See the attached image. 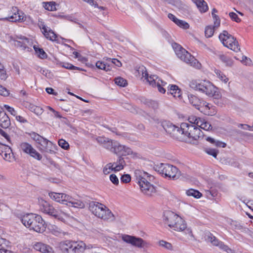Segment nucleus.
Instances as JSON below:
<instances>
[{"label":"nucleus","instance_id":"f257e3e1","mask_svg":"<svg viewBox=\"0 0 253 253\" xmlns=\"http://www.w3.org/2000/svg\"><path fill=\"white\" fill-rule=\"evenodd\" d=\"M97 142L104 148L118 155H129L133 152L130 148L120 144L116 141H113L108 138L98 137L96 138Z\"/></svg>","mask_w":253,"mask_h":253},{"label":"nucleus","instance_id":"f03ea898","mask_svg":"<svg viewBox=\"0 0 253 253\" xmlns=\"http://www.w3.org/2000/svg\"><path fill=\"white\" fill-rule=\"evenodd\" d=\"M21 221L25 226L30 230L40 233L45 230V222L39 215L33 213L26 214L21 217Z\"/></svg>","mask_w":253,"mask_h":253},{"label":"nucleus","instance_id":"7ed1b4c3","mask_svg":"<svg viewBox=\"0 0 253 253\" xmlns=\"http://www.w3.org/2000/svg\"><path fill=\"white\" fill-rule=\"evenodd\" d=\"M89 210L95 216L104 221L112 222L115 220V217L111 211L106 206L98 202H90Z\"/></svg>","mask_w":253,"mask_h":253},{"label":"nucleus","instance_id":"20e7f679","mask_svg":"<svg viewBox=\"0 0 253 253\" xmlns=\"http://www.w3.org/2000/svg\"><path fill=\"white\" fill-rule=\"evenodd\" d=\"M29 135L32 139L40 145L39 149L42 153L46 152L51 154L55 153L57 146L51 141L35 132H31L29 133Z\"/></svg>","mask_w":253,"mask_h":253},{"label":"nucleus","instance_id":"39448f33","mask_svg":"<svg viewBox=\"0 0 253 253\" xmlns=\"http://www.w3.org/2000/svg\"><path fill=\"white\" fill-rule=\"evenodd\" d=\"M172 46L177 57L185 63L196 68L201 67V64L190 53L177 43L172 44Z\"/></svg>","mask_w":253,"mask_h":253},{"label":"nucleus","instance_id":"423d86ee","mask_svg":"<svg viewBox=\"0 0 253 253\" xmlns=\"http://www.w3.org/2000/svg\"><path fill=\"white\" fill-rule=\"evenodd\" d=\"M155 171L159 172L165 177L170 179L175 180L179 178L181 172L177 168L172 165L168 164L161 163L156 165L154 167Z\"/></svg>","mask_w":253,"mask_h":253},{"label":"nucleus","instance_id":"0eeeda50","mask_svg":"<svg viewBox=\"0 0 253 253\" xmlns=\"http://www.w3.org/2000/svg\"><path fill=\"white\" fill-rule=\"evenodd\" d=\"M181 128L184 132V138L187 137L186 141L192 143L200 137L202 132L200 129L196 125H189L187 123H181Z\"/></svg>","mask_w":253,"mask_h":253},{"label":"nucleus","instance_id":"6e6552de","mask_svg":"<svg viewBox=\"0 0 253 253\" xmlns=\"http://www.w3.org/2000/svg\"><path fill=\"white\" fill-rule=\"evenodd\" d=\"M218 37L224 46L236 52L240 51L238 42L235 38L227 31H223L219 34Z\"/></svg>","mask_w":253,"mask_h":253},{"label":"nucleus","instance_id":"1a4fd4ad","mask_svg":"<svg viewBox=\"0 0 253 253\" xmlns=\"http://www.w3.org/2000/svg\"><path fill=\"white\" fill-rule=\"evenodd\" d=\"M143 176L139 175L137 178V183L139 184L142 193L148 196H152L156 193L157 190L155 187L150 183L144 177H149L148 173L143 172Z\"/></svg>","mask_w":253,"mask_h":253},{"label":"nucleus","instance_id":"9d476101","mask_svg":"<svg viewBox=\"0 0 253 253\" xmlns=\"http://www.w3.org/2000/svg\"><path fill=\"white\" fill-rule=\"evenodd\" d=\"M40 210L42 212L54 216L57 219H62L63 218L58 214V211L55 210L53 207L46 201L41 199L39 200Z\"/></svg>","mask_w":253,"mask_h":253},{"label":"nucleus","instance_id":"9b49d317","mask_svg":"<svg viewBox=\"0 0 253 253\" xmlns=\"http://www.w3.org/2000/svg\"><path fill=\"white\" fill-rule=\"evenodd\" d=\"M122 239L124 242L130 244L132 246L137 248H141L148 247V243L142 238L139 237L124 234L122 235Z\"/></svg>","mask_w":253,"mask_h":253},{"label":"nucleus","instance_id":"f8f14e48","mask_svg":"<svg viewBox=\"0 0 253 253\" xmlns=\"http://www.w3.org/2000/svg\"><path fill=\"white\" fill-rule=\"evenodd\" d=\"M113 65H115L118 67H120L122 65L121 62L117 59H107L105 61H98L96 64V67L101 70H103L106 72L110 71Z\"/></svg>","mask_w":253,"mask_h":253},{"label":"nucleus","instance_id":"ddd939ff","mask_svg":"<svg viewBox=\"0 0 253 253\" xmlns=\"http://www.w3.org/2000/svg\"><path fill=\"white\" fill-rule=\"evenodd\" d=\"M60 202L63 204L67 205V203L71 204V206L77 208H84V203L78 200H75L70 195L64 193H60Z\"/></svg>","mask_w":253,"mask_h":253},{"label":"nucleus","instance_id":"4468645a","mask_svg":"<svg viewBox=\"0 0 253 253\" xmlns=\"http://www.w3.org/2000/svg\"><path fill=\"white\" fill-rule=\"evenodd\" d=\"M175 221V223L173 224V226L171 227V229L176 231H184L186 234L188 235L190 237H193L192 230L187 227V224L185 220L180 216H178Z\"/></svg>","mask_w":253,"mask_h":253},{"label":"nucleus","instance_id":"2eb2a0df","mask_svg":"<svg viewBox=\"0 0 253 253\" xmlns=\"http://www.w3.org/2000/svg\"><path fill=\"white\" fill-rule=\"evenodd\" d=\"M11 12L12 14L10 16L3 18V19L15 22H22L26 21V16L22 11L19 10L18 7H12Z\"/></svg>","mask_w":253,"mask_h":253},{"label":"nucleus","instance_id":"dca6fc26","mask_svg":"<svg viewBox=\"0 0 253 253\" xmlns=\"http://www.w3.org/2000/svg\"><path fill=\"white\" fill-rule=\"evenodd\" d=\"M20 148L24 153L29 154L31 157L39 161L42 159V155L28 143H21L20 145Z\"/></svg>","mask_w":253,"mask_h":253},{"label":"nucleus","instance_id":"f3484780","mask_svg":"<svg viewBox=\"0 0 253 253\" xmlns=\"http://www.w3.org/2000/svg\"><path fill=\"white\" fill-rule=\"evenodd\" d=\"M201 92L206 94L210 97H213L215 98H218L220 97L218 88L209 81H208L207 84H206V85H205Z\"/></svg>","mask_w":253,"mask_h":253},{"label":"nucleus","instance_id":"a211bd4d","mask_svg":"<svg viewBox=\"0 0 253 253\" xmlns=\"http://www.w3.org/2000/svg\"><path fill=\"white\" fill-rule=\"evenodd\" d=\"M179 215L169 211H166L164 213L163 220L165 224H167L170 228L175 223V221Z\"/></svg>","mask_w":253,"mask_h":253},{"label":"nucleus","instance_id":"6ab92c4d","mask_svg":"<svg viewBox=\"0 0 253 253\" xmlns=\"http://www.w3.org/2000/svg\"><path fill=\"white\" fill-rule=\"evenodd\" d=\"M0 155L5 161L9 162L14 160V157L12 150L7 145L0 144Z\"/></svg>","mask_w":253,"mask_h":253},{"label":"nucleus","instance_id":"aec40b11","mask_svg":"<svg viewBox=\"0 0 253 253\" xmlns=\"http://www.w3.org/2000/svg\"><path fill=\"white\" fill-rule=\"evenodd\" d=\"M33 247L35 250L41 253H55L51 247L42 242H35Z\"/></svg>","mask_w":253,"mask_h":253},{"label":"nucleus","instance_id":"412c9836","mask_svg":"<svg viewBox=\"0 0 253 253\" xmlns=\"http://www.w3.org/2000/svg\"><path fill=\"white\" fill-rule=\"evenodd\" d=\"M208 80H192L189 83V86L192 89L202 92L205 85L207 84Z\"/></svg>","mask_w":253,"mask_h":253},{"label":"nucleus","instance_id":"4be33fe9","mask_svg":"<svg viewBox=\"0 0 253 253\" xmlns=\"http://www.w3.org/2000/svg\"><path fill=\"white\" fill-rule=\"evenodd\" d=\"M74 242L67 240L60 243V248L63 253H72Z\"/></svg>","mask_w":253,"mask_h":253},{"label":"nucleus","instance_id":"5701e85b","mask_svg":"<svg viewBox=\"0 0 253 253\" xmlns=\"http://www.w3.org/2000/svg\"><path fill=\"white\" fill-rule=\"evenodd\" d=\"M19 40H16L15 42V44L17 47H20L23 50H25L27 48L29 50V47L28 46L29 44V40L26 37H18Z\"/></svg>","mask_w":253,"mask_h":253},{"label":"nucleus","instance_id":"b1692460","mask_svg":"<svg viewBox=\"0 0 253 253\" xmlns=\"http://www.w3.org/2000/svg\"><path fill=\"white\" fill-rule=\"evenodd\" d=\"M170 135L174 138L179 140L182 141L184 140V132H183V130L181 128V124L180 127L177 126H175V129Z\"/></svg>","mask_w":253,"mask_h":253},{"label":"nucleus","instance_id":"393cba45","mask_svg":"<svg viewBox=\"0 0 253 253\" xmlns=\"http://www.w3.org/2000/svg\"><path fill=\"white\" fill-rule=\"evenodd\" d=\"M10 125V121L5 112L0 114V126L4 128H8Z\"/></svg>","mask_w":253,"mask_h":253},{"label":"nucleus","instance_id":"a878e982","mask_svg":"<svg viewBox=\"0 0 253 253\" xmlns=\"http://www.w3.org/2000/svg\"><path fill=\"white\" fill-rule=\"evenodd\" d=\"M195 3L201 13L206 12L208 10V6L204 0H192Z\"/></svg>","mask_w":253,"mask_h":253},{"label":"nucleus","instance_id":"bb28decb","mask_svg":"<svg viewBox=\"0 0 253 253\" xmlns=\"http://www.w3.org/2000/svg\"><path fill=\"white\" fill-rule=\"evenodd\" d=\"M142 76L147 80L150 85L152 86H156V80L158 79V77L156 75L149 76L147 72L142 73Z\"/></svg>","mask_w":253,"mask_h":253},{"label":"nucleus","instance_id":"cd10ccee","mask_svg":"<svg viewBox=\"0 0 253 253\" xmlns=\"http://www.w3.org/2000/svg\"><path fill=\"white\" fill-rule=\"evenodd\" d=\"M168 93L174 97H180L181 95V90L176 85H169L168 86Z\"/></svg>","mask_w":253,"mask_h":253},{"label":"nucleus","instance_id":"c85d7f7f","mask_svg":"<svg viewBox=\"0 0 253 253\" xmlns=\"http://www.w3.org/2000/svg\"><path fill=\"white\" fill-rule=\"evenodd\" d=\"M72 253H79L83 252L86 248L85 244L83 242H74Z\"/></svg>","mask_w":253,"mask_h":253},{"label":"nucleus","instance_id":"c756f323","mask_svg":"<svg viewBox=\"0 0 253 253\" xmlns=\"http://www.w3.org/2000/svg\"><path fill=\"white\" fill-rule=\"evenodd\" d=\"M163 127L165 131L170 135L173 132L176 126L169 122H164L162 124Z\"/></svg>","mask_w":253,"mask_h":253},{"label":"nucleus","instance_id":"7c9ffc66","mask_svg":"<svg viewBox=\"0 0 253 253\" xmlns=\"http://www.w3.org/2000/svg\"><path fill=\"white\" fill-rule=\"evenodd\" d=\"M115 166L114 167V171H118L123 169L126 165L125 162L123 158L120 157L116 163H114Z\"/></svg>","mask_w":253,"mask_h":253},{"label":"nucleus","instance_id":"2f4dec72","mask_svg":"<svg viewBox=\"0 0 253 253\" xmlns=\"http://www.w3.org/2000/svg\"><path fill=\"white\" fill-rule=\"evenodd\" d=\"M188 99L189 102L197 109L200 103L201 100L197 96L193 94L188 95Z\"/></svg>","mask_w":253,"mask_h":253},{"label":"nucleus","instance_id":"473e14b6","mask_svg":"<svg viewBox=\"0 0 253 253\" xmlns=\"http://www.w3.org/2000/svg\"><path fill=\"white\" fill-rule=\"evenodd\" d=\"M214 72L216 75V77L224 83L226 84L228 82L229 79L221 71L215 69Z\"/></svg>","mask_w":253,"mask_h":253},{"label":"nucleus","instance_id":"72a5a7b5","mask_svg":"<svg viewBox=\"0 0 253 253\" xmlns=\"http://www.w3.org/2000/svg\"><path fill=\"white\" fill-rule=\"evenodd\" d=\"M29 108L31 111L34 112L35 114L38 116L42 115L43 112V110L42 108L32 104H29Z\"/></svg>","mask_w":253,"mask_h":253},{"label":"nucleus","instance_id":"f704fd0d","mask_svg":"<svg viewBox=\"0 0 253 253\" xmlns=\"http://www.w3.org/2000/svg\"><path fill=\"white\" fill-rule=\"evenodd\" d=\"M56 4L54 1L43 2L42 6L46 10L48 11H55L56 10Z\"/></svg>","mask_w":253,"mask_h":253},{"label":"nucleus","instance_id":"c9c22d12","mask_svg":"<svg viewBox=\"0 0 253 253\" xmlns=\"http://www.w3.org/2000/svg\"><path fill=\"white\" fill-rule=\"evenodd\" d=\"M43 35L46 39L51 41H56L57 35L50 28L46 31V33H44Z\"/></svg>","mask_w":253,"mask_h":253},{"label":"nucleus","instance_id":"e433bc0d","mask_svg":"<svg viewBox=\"0 0 253 253\" xmlns=\"http://www.w3.org/2000/svg\"><path fill=\"white\" fill-rule=\"evenodd\" d=\"M186 193L188 196H192L195 198H200L202 196L201 193L194 189H190L186 191Z\"/></svg>","mask_w":253,"mask_h":253},{"label":"nucleus","instance_id":"4c0bfd02","mask_svg":"<svg viewBox=\"0 0 253 253\" xmlns=\"http://www.w3.org/2000/svg\"><path fill=\"white\" fill-rule=\"evenodd\" d=\"M201 123L199 124L198 127L200 129H203L205 130H209L212 128L211 125L208 122L206 121L203 119H201Z\"/></svg>","mask_w":253,"mask_h":253},{"label":"nucleus","instance_id":"58836bf2","mask_svg":"<svg viewBox=\"0 0 253 253\" xmlns=\"http://www.w3.org/2000/svg\"><path fill=\"white\" fill-rule=\"evenodd\" d=\"M51 233L56 236H60L64 234V233L61 229L56 226H51L49 228Z\"/></svg>","mask_w":253,"mask_h":253},{"label":"nucleus","instance_id":"ea45409f","mask_svg":"<svg viewBox=\"0 0 253 253\" xmlns=\"http://www.w3.org/2000/svg\"><path fill=\"white\" fill-rule=\"evenodd\" d=\"M34 48L39 57H40L41 59H44L47 57L46 53L44 51V50L42 48H39V47L36 46V45L34 46Z\"/></svg>","mask_w":253,"mask_h":253},{"label":"nucleus","instance_id":"a19ab883","mask_svg":"<svg viewBox=\"0 0 253 253\" xmlns=\"http://www.w3.org/2000/svg\"><path fill=\"white\" fill-rule=\"evenodd\" d=\"M206 140L217 147L224 148L226 146V144L225 143L219 141H216L213 138L210 137H208L206 138Z\"/></svg>","mask_w":253,"mask_h":253},{"label":"nucleus","instance_id":"79ce46f5","mask_svg":"<svg viewBox=\"0 0 253 253\" xmlns=\"http://www.w3.org/2000/svg\"><path fill=\"white\" fill-rule=\"evenodd\" d=\"M219 58L224 63L226 66H231L233 65L232 60L224 54H219L218 55Z\"/></svg>","mask_w":253,"mask_h":253},{"label":"nucleus","instance_id":"37998d69","mask_svg":"<svg viewBox=\"0 0 253 253\" xmlns=\"http://www.w3.org/2000/svg\"><path fill=\"white\" fill-rule=\"evenodd\" d=\"M201 118L195 116H192L189 117L188 121L189 125H196L198 126L201 123Z\"/></svg>","mask_w":253,"mask_h":253},{"label":"nucleus","instance_id":"c03bdc74","mask_svg":"<svg viewBox=\"0 0 253 253\" xmlns=\"http://www.w3.org/2000/svg\"><path fill=\"white\" fill-rule=\"evenodd\" d=\"M217 28H214V26L212 27L211 26H208L205 28V36L207 38H211V37L214 32V30L217 29Z\"/></svg>","mask_w":253,"mask_h":253},{"label":"nucleus","instance_id":"a18cd8bd","mask_svg":"<svg viewBox=\"0 0 253 253\" xmlns=\"http://www.w3.org/2000/svg\"><path fill=\"white\" fill-rule=\"evenodd\" d=\"M167 84V83L159 79L156 84V86L158 88L159 92L164 93L166 92V89L163 87Z\"/></svg>","mask_w":253,"mask_h":253},{"label":"nucleus","instance_id":"49530a36","mask_svg":"<svg viewBox=\"0 0 253 253\" xmlns=\"http://www.w3.org/2000/svg\"><path fill=\"white\" fill-rule=\"evenodd\" d=\"M209 104L205 101L201 100L200 103L199 104L198 109L201 112H206L207 110L210 109Z\"/></svg>","mask_w":253,"mask_h":253},{"label":"nucleus","instance_id":"de8ad7c7","mask_svg":"<svg viewBox=\"0 0 253 253\" xmlns=\"http://www.w3.org/2000/svg\"><path fill=\"white\" fill-rule=\"evenodd\" d=\"M114 81L115 84L120 86L125 87L127 84L126 80L120 77L116 78Z\"/></svg>","mask_w":253,"mask_h":253},{"label":"nucleus","instance_id":"09e8293b","mask_svg":"<svg viewBox=\"0 0 253 253\" xmlns=\"http://www.w3.org/2000/svg\"><path fill=\"white\" fill-rule=\"evenodd\" d=\"M207 240L210 242L213 245L219 247V244L221 243V242L218 241L216 237L213 236L212 235L210 234L208 236Z\"/></svg>","mask_w":253,"mask_h":253},{"label":"nucleus","instance_id":"8fccbe9b","mask_svg":"<svg viewBox=\"0 0 253 253\" xmlns=\"http://www.w3.org/2000/svg\"><path fill=\"white\" fill-rule=\"evenodd\" d=\"M61 66L64 68L70 70H78L80 71H84V70L79 67L75 66L71 64L68 63H63L61 64Z\"/></svg>","mask_w":253,"mask_h":253},{"label":"nucleus","instance_id":"3c124183","mask_svg":"<svg viewBox=\"0 0 253 253\" xmlns=\"http://www.w3.org/2000/svg\"><path fill=\"white\" fill-rule=\"evenodd\" d=\"M115 163H109L104 168L103 171L105 174H109L111 171L114 170V166Z\"/></svg>","mask_w":253,"mask_h":253},{"label":"nucleus","instance_id":"603ef678","mask_svg":"<svg viewBox=\"0 0 253 253\" xmlns=\"http://www.w3.org/2000/svg\"><path fill=\"white\" fill-rule=\"evenodd\" d=\"M55 210H57L58 211V214L60 215V216L63 218L62 219H58L59 220L63 221L65 220V217H69L70 215L68 213L66 212L64 210L61 208H59L58 209H55Z\"/></svg>","mask_w":253,"mask_h":253},{"label":"nucleus","instance_id":"864d4df0","mask_svg":"<svg viewBox=\"0 0 253 253\" xmlns=\"http://www.w3.org/2000/svg\"><path fill=\"white\" fill-rule=\"evenodd\" d=\"M48 195L51 199L57 202H60V193L50 192Z\"/></svg>","mask_w":253,"mask_h":253},{"label":"nucleus","instance_id":"5fc2aeb1","mask_svg":"<svg viewBox=\"0 0 253 253\" xmlns=\"http://www.w3.org/2000/svg\"><path fill=\"white\" fill-rule=\"evenodd\" d=\"M159 245L160 246L164 247L165 248H166L168 250H172V245L170 243L167 242L165 241H164V240L160 241L159 242Z\"/></svg>","mask_w":253,"mask_h":253},{"label":"nucleus","instance_id":"6e6d98bb","mask_svg":"<svg viewBox=\"0 0 253 253\" xmlns=\"http://www.w3.org/2000/svg\"><path fill=\"white\" fill-rule=\"evenodd\" d=\"M211 14L214 20V27L218 28L220 25V20L219 18L213 12H212Z\"/></svg>","mask_w":253,"mask_h":253},{"label":"nucleus","instance_id":"4d7b16f0","mask_svg":"<svg viewBox=\"0 0 253 253\" xmlns=\"http://www.w3.org/2000/svg\"><path fill=\"white\" fill-rule=\"evenodd\" d=\"M58 145L62 148L65 150H68L69 148L68 143L63 139H59L58 141Z\"/></svg>","mask_w":253,"mask_h":253},{"label":"nucleus","instance_id":"13d9d810","mask_svg":"<svg viewBox=\"0 0 253 253\" xmlns=\"http://www.w3.org/2000/svg\"><path fill=\"white\" fill-rule=\"evenodd\" d=\"M176 24L184 29H187L189 28V24L186 22L179 19L177 21Z\"/></svg>","mask_w":253,"mask_h":253},{"label":"nucleus","instance_id":"bf43d9fd","mask_svg":"<svg viewBox=\"0 0 253 253\" xmlns=\"http://www.w3.org/2000/svg\"><path fill=\"white\" fill-rule=\"evenodd\" d=\"M8 77L5 70L3 65L0 68V80L5 81Z\"/></svg>","mask_w":253,"mask_h":253},{"label":"nucleus","instance_id":"052dcab7","mask_svg":"<svg viewBox=\"0 0 253 253\" xmlns=\"http://www.w3.org/2000/svg\"><path fill=\"white\" fill-rule=\"evenodd\" d=\"M39 27L42 30V33L43 34L44 33H46V31L48 30L50 28L45 26L44 23L42 21H39L38 23Z\"/></svg>","mask_w":253,"mask_h":253},{"label":"nucleus","instance_id":"680f3d73","mask_svg":"<svg viewBox=\"0 0 253 253\" xmlns=\"http://www.w3.org/2000/svg\"><path fill=\"white\" fill-rule=\"evenodd\" d=\"M9 94V91L5 87L0 85V95L3 96H7Z\"/></svg>","mask_w":253,"mask_h":253},{"label":"nucleus","instance_id":"e2e57ef3","mask_svg":"<svg viewBox=\"0 0 253 253\" xmlns=\"http://www.w3.org/2000/svg\"><path fill=\"white\" fill-rule=\"evenodd\" d=\"M131 180V177L128 174H124L121 177V181L122 182L127 183L130 182Z\"/></svg>","mask_w":253,"mask_h":253},{"label":"nucleus","instance_id":"0e129e2a","mask_svg":"<svg viewBox=\"0 0 253 253\" xmlns=\"http://www.w3.org/2000/svg\"><path fill=\"white\" fill-rule=\"evenodd\" d=\"M229 15L232 20L236 22H240L241 19L239 18L238 15L236 13L233 12H230L229 13Z\"/></svg>","mask_w":253,"mask_h":253},{"label":"nucleus","instance_id":"69168bd1","mask_svg":"<svg viewBox=\"0 0 253 253\" xmlns=\"http://www.w3.org/2000/svg\"><path fill=\"white\" fill-rule=\"evenodd\" d=\"M219 248L226 251L228 253H233V251L227 246L225 245L222 242L219 244Z\"/></svg>","mask_w":253,"mask_h":253},{"label":"nucleus","instance_id":"338daca9","mask_svg":"<svg viewBox=\"0 0 253 253\" xmlns=\"http://www.w3.org/2000/svg\"><path fill=\"white\" fill-rule=\"evenodd\" d=\"M110 180L111 182L115 185H118L119 184V179L117 176L114 174H112L110 175Z\"/></svg>","mask_w":253,"mask_h":253},{"label":"nucleus","instance_id":"774afa93","mask_svg":"<svg viewBox=\"0 0 253 253\" xmlns=\"http://www.w3.org/2000/svg\"><path fill=\"white\" fill-rule=\"evenodd\" d=\"M4 107L9 113H11L12 115L14 116L16 115V112L13 108L7 105H5Z\"/></svg>","mask_w":253,"mask_h":253}]
</instances>
